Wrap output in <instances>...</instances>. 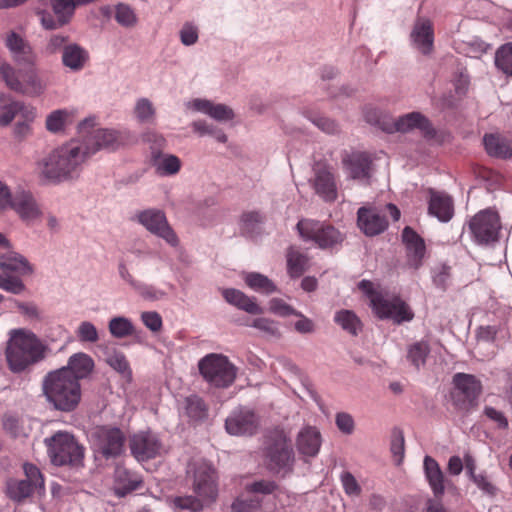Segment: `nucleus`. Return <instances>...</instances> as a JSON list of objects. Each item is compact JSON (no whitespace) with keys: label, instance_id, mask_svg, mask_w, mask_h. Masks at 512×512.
I'll return each instance as SVG.
<instances>
[{"label":"nucleus","instance_id":"nucleus-63","mask_svg":"<svg viewBox=\"0 0 512 512\" xmlns=\"http://www.w3.org/2000/svg\"><path fill=\"white\" fill-rule=\"evenodd\" d=\"M18 311L30 320H39L41 313L34 303L15 301Z\"/></svg>","mask_w":512,"mask_h":512},{"label":"nucleus","instance_id":"nucleus-14","mask_svg":"<svg viewBox=\"0 0 512 512\" xmlns=\"http://www.w3.org/2000/svg\"><path fill=\"white\" fill-rule=\"evenodd\" d=\"M91 440L95 450L109 458L123 451L125 436L119 428L101 426L92 432Z\"/></svg>","mask_w":512,"mask_h":512},{"label":"nucleus","instance_id":"nucleus-30","mask_svg":"<svg viewBox=\"0 0 512 512\" xmlns=\"http://www.w3.org/2000/svg\"><path fill=\"white\" fill-rule=\"evenodd\" d=\"M94 360L84 352H78L71 355L67 365L60 369H65L69 375L76 378L77 382L88 377L94 369Z\"/></svg>","mask_w":512,"mask_h":512},{"label":"nucleus","instance_id":"nucleus-35","mask_svg":"<svg viewBox=\"0 0 512 512\" xmlns=\"http://www.w3.org/2000/svg\"><path fill=\"white\" fill-rule=\"evenodd\" d=\"M114 478L116 493L120 496H124L128 492L136 490L141 485L139 476L121 465L116 466Z\"/></svg>","mask_w":512,"mask_h":512},{"label":"nucleus","instance_id":"nucleus-36","mask_svg":"<svg viewBox=\"0 0 512 512\" xmlns=\"http://www.w3.org/2000/svg\"><path fill=\"white\" fill-rule=\"evenodd\" d=\"M483 142L490 156L503 159L512 157V143L506 138L496 134H489L484 136Z\"/></svg>","mask_w":512,"mask_h":512},{"label":"nucleus","instance_id":"nucleus-44","mask_svg":"<svg viewBox=\"0 0 512 512\" xmlns=\"http://www.w3.org/2000/svg\"><path fill=\"white\" fill-rule=\"evenodd\" d=\"M430 353V346L426 341H419L408 349L407 358L416 369L424 366Z\"/></svg>","mask_w":512,"mask_h":512},{"label":"nucleus","instance_id":"nucleus-9","mask_svg":"<svg viewBox=\"0 0 512 512\" xmlns=\"http://www.w3.org/2000/svg\"><path fill=\"white\" fill-rule=\"evenodd\" d=\"M200 374L211 385L219 388L229 387L235 380L237 369L226 356L209 354L198 364Z\"/></svg>","mask_w":512,"mask_h":512},{"label":"nucleus","instance_id":"nucleus-20","mask_svg":"<svg viewBox=\"0 0 512 512\" xmlns=\"http://www.w3.org/2000/svg\"><path fill=\"white\" fill-rule=\"evenodd\" d=\"M314 176L310 180L315 193L326 202H333L337 199V184L332 169L323 163L314 166Z\"/></svg>","mask_w":512,"mask_h":512},{"label":"nucleus","instance_id":"nucleus-64","mask_svg":"<svg viewBox=\"0 0 512 512\" xmlns=\"http://www.w3.org/2000/svg\"><path fill=\"white\" fill-rule=\"evenodd\" d=\"M252 326L271 335H275L278 333L276 323L267 318L255 319L252 323Z\"/></svg>","mask_w":512,"mask_h":512},{"label":"nucleus","instance_id":"nucleus-28","mask_svg":"<svg viewBox=\"0 0 512 512\" xmlns=\"http://www.w3.org/2000/svg\"><path fill=\"white\" fill-rule=\"evenodd\" d=\"M428 210L441 222H448L454 214L453 200L444 192L431 190Z\"/></svg>","mask_w":512,"mask_h":512},{"label":"nucleus","instance_id":"nucleus-42","mask_svg":"<svg viewBox=\"0 0 512 512\" xmlns=\"http://www.w3.org/2000/svg\"><path fill=\"white\" fill-rule=\"evenodd\" d=\"M495 65L505 75L512 77V42L503 44L496 50Z\"/></svg>","mask_w":512,"mask_h":512},{"label":"nucleus","instance_id":"nucleus-13","mask_svg":"<svg viewBox=\"0 0 512 512\" xmlns=\"http://www.w3.org/2000/svg\"><path fill=\"white\" fill-rule=\"evenodd\" d=\"M23 469L26 479H9L6 482L5 493L14 502H21L35 489L44 487L43 477L35 465L26 463Z\"/></svg>","mask_w":512,"mask_h":512},{"label":"nucleus","instance_id":"nucleus-59","mask_svg":"<svg viewBox=\"0 0 512 512\" xmlns=\"http://www.w3.org/2000/svg\"><path fill=\"white\" fill-rule=\"evenodd\" d=\"M335 423L337 428L346 435H351L355 430V422L347 412H339L335 416Z\"/></svg>","mask_w":512,"mask_h":512},{"label":"nucleus","instance_id":"nucleus-60","mask_svg":"<svg viewBox=\"0 0 512 512\" xmlns=\"http://www.w3.org/2000/svg\"><path fill=\"white\" fill-rule=\"evenodd\" d=\"M68 44L70 43L67 36L54 34L48 39L45 50L48 54H56L58 52L63 53Z\"/></svg>","mask_w":512,"mask_h":512},{"label":"nucleus","instance_id":"nucleus-18","mask_svg":"<svg viewBox=\"0 0 512 512\" xmlns=\"http://www.w3.org/2000/svg\"><path fill=\"white\" fill-rule=\"evenodd\" d=\"M413 49L422 55H430L434 50V25L427 17H417L410 32Z\"/></svg>","mask_w":512,"mask_h":512},{"label":"nucleus","instance_id":"nucleus-31","mask_svg":"<svg viewBox=\"0 0 512 512\" xmlns=\"http://www.w3.org/2000/svg\"><path fill=\"white\" fill-rule=\"evenodd\" d=\"M298 451L307 457H315L321 447L320 432L314 427H304L296 441Z\"/></svg>","mask_w":512,"mask_h":512},{"label":"nucleus","instance_id":"nucleus-29","mask_svg":"<svg viewBox=\"0 0 512 512\" xmlns=\"http://www.w3.org/2000/svg\"><path fill=\"white\" fill-rule=\"evenodd\" d=\"M89 60V52L77 43L68 44L61 57L63 66L72 72L82 71L89 63Z\"/></svg>","mask_w":512,"mask_h":512},{"label":"nucleus","instance_id":"nucleus-16","mask_svg":"<svg viewBox=\"0 0 512 512\" xmlns=\"http://www.w3.org/2000/svg\"><path fill=\"white\" fill-rule=\"evenodd\" d=\"M265 456L270 470L279 471L292 464L293 450L282 431H277L269 437Z\"/></svg>","mask_w":512,"mask_h":512},{"label":"nucleus","instance_id":"nucleus-57","mask_svg":"<svg viewBox=\"0 0 512 512\" xmlns=\"http://www.w3.org/2000/svg\"><path fill=\"white\" fill-rule=\"evenodd\" d=\"M133 289L144 299L147 300H159L165 296V293L159 289H156L152 285H148L138 281Z\"/></svg>","mask_w":512,"mask_h":512},{"label":"nucleus","instance_id":"nucleus-40","mask_svg":"<svg viewBox=\"0 0 512 512\" xmlns=\"http://www.w3.org/2000/svg\"><path fill=\"white\" fill-rule=\"evenodd\" d=\"M244 281L250 289L258 293L271 294L276 291V285L267 276L257 272L246 273Z\"/></svg>","mask_w":512,"mask_h":512},{"label":"nucleus","instance_id":"nucleus-8","mask_svg":"<svg viewBox=\"0 0 512 512\" xmlns=\"http://www.w3.org/2000/svg\"><path fill=\"white\" fill-rule=\"evenodd\" d=\"M45 444L52 463L58 466L78 465L84 456L83 447L68 432L55 433L45 439Z\"/></svg>","mask_w":512,"mask_h":512},{"label":"nucleus","instance_id":"nucleus-11","mask_svg":"<svg viewBox=\"0 0 512 512\" xmlns=\"http://www.w3.org/2000/svg\"><path fill=\"white\" fill-rule=\"evenodd\" d=\"M297 230L305 241H313L319 248H332L343 241L342 234L330 224L316 220L302 219L297 223Z\"/></svg>","mask_w":512,"mask_h":512},{"label":"nucleus","instance_id":"nucleus-47","mask_svg":"<svg viewBox=\"0 0 512 512\" xmlns=\"http://www.w3.org/2000/svg\"><path fill=\"white\" fill-rule=\"evenodd\" d=\"M262 505L260 496H241L237 498L232 504L233 512H258Z\"/></svg>","mask_w":512,"mask_h":512},{"label":"nucleus","instance_id":"nucleus-26","mask_svg":"<svg viewBox=\"0 0 512 512\" xmlns=\"http://www.w3.org/2000/svg\"><path fill=\"white\" fill-rule=\"evenodd\" d=\"M419 130L424 136L431 137L434 135V129L429 120L419 112H411L399 117L393 124V128L389 132L407 133Z\"/></svg>","mask_w":512,"mask_h":512},{"label":"nucleus","instance_id":"nucleus-49","mask_svg":"<svg viewBox=\"0 0 512 512\" xmlns=\"http://www.w3.org/2000/svg\"><path fill=\"white\" fill-rule=\"evenodd\" d=\"M263 221V216L257 211L244 212L240 219V230L243 234L251 236Z\"/></svg>","mask_w":512,"mask_h":512},{"label":"nucleus","instance_id":"nucleus-5","mask_svg":"<svg viewBox=\"0 0 512 512\" xmlns=\"http://www.w3.org/2000/svg\"><path fill=\"white\" fill-rule=\"evenodd\" d=\"M360 288L369 293L370 303L375 314L382 319L391 318L400 324L413 319L411 308L399 297L372 290L369 281H361Z\"/></svg>","mask_w":512,"mask_h":512},{"label":"nucleus","instance_id":"nucleus-48","mask_svg":"<svg viewBox=\"0 0 512 512\" xmlns=\"http://www.w3.org/2000/svg\"><path fill=\"white\" fill-rule=\"evenodd\" d=\"M155 108L152 102L147 98H140L137 100L134 107V115L141 123H150L155 117Z\"/></svg>","mask_w":512,"mask_h":512},{"label":"nucleus","instance_id":"nucleus-6","mask_svg":"<svg viewBox=\"0 0 512 512\" xmlns=\"http://www.w3.org/2000/svg\"><path fill=\"white\" fill-rule=\"evenodd\" d=\"M0 77L10 90L20 94L39 96L45 90V84L33 67L16 70L9 63H2Z\"/></svg>","mask_w":512,"mask_h":512},{"label":"nucleus","instance_id":"nucleus-25","mask_svg":"<svg viewBox=\"0 0 512 512\" xmlns=\"http://www.w3.org/2000/svg\"><path fill=\"white\" fill-rule=\"evenodd\" d=\"M4 42L14 61L33 64L35 58L33 49L22 34L11 30L5 34Z\"/></svg>","mask_w":512,"mask_h":512},{"label":"nucleus","instance_id":"nucleus-4","mask_svg":"<svg viewBox=\"0 0 512 512\" xmlns=\"http://www.w3.org/2000/svg\"><path fill=\"white\" fill-rule=\"evenodd\" d=\"M42 390L47 401L62 412L74 411L82 397L80 382L65 369L47 373L42 382Z\"/></svg>","mask_w":512,"mask_h":512},{"label":"nucleus","instance_id":"nucleus-56","mask_svg":"<svg viewBox=\"0 0 512 512\" xmlns=\"http://www.w3.org/2000/svg\"><path fill=\"white\" fill-rule=\"evenodd\" d=\"M107 363L117 372L123 375H130L129 364L123 353L113 352L107 357Z\"/></svg>","mask_w":512,"mask_h":512},{"label":"nucleus","instance_id":"nucleus-15","mask_svg":"<svg viewBox=\"0 0 512 512\" xmlns=\"http://www.w3.org/2000/svg\"><path fill=\"white\" fill-rule=\"evenodd\" d=\"M475 240L480 244H488L498 239L501 228L498 214L492 210H483L477 213L469 223Z\"/></svg>","mask_w":512,"mask_h":512},{"label":"nucleus","instance_id":"nucleus-10","mask_svg":"<svg viewBox=\"0 0 512 512\" xmlns=\"http://www.w3.org/2000/svg\"><path fill=\"white\" fill-rule=\"evenodd\" d=\"M95 118L90 117L78 125L79 139L91 151V157L101 149H116L121 144L118 132L110 129L94 128Z\"/></svg>","mask_w":512,"mask_h":512},{"label":"nucleus","instance_id":"nucleus-17","mask_svg":"<svg viewBox=\"0 0 512 512\" xmlns=\"http://www.w3.org/2000/svg\"><path fill=\"white\" fill-rule=\"evenodd\" d=\"M37 110L34 106L15 99L7 93H0V125L8 126L16 117L27 120L36 119Z\"/></svg>","mask_w":512,"mask_h":512},{"label":"nucleus","instance_id":"nucleus-12","mask_svg":"<svg viewBox=\"0 0 512 512\" xmlns=\"http://www.w3.org/2000/svg\"><path fill=\"white\" fill-rule=\"evenodd\" d=\"M132 220L142 225L150 233L162 238L169 245L173 247L178 245V237L169 225L166 215L162 210L149 208L137 211L133 215Z\"/></svg>","mask_w":512,"mask_h":512},{"label":"nucleus","instance_id":"nucleus-46","mask_svg":"<svg viewBox=\"0 0 512 512\" xmlns=\"http://www.w3.org/2000/svg\"><path fill=\"white\" fill-rule=\"evenodd\" d=\"M390 451L394 462L400 465L405 455V439L401 429L394 428L391 432Z\"/></svg>","mask_w":512,"mask_h":512},{"label":"nucleus","instance_id":"nucleus-45","mask_svg":"<svg viewBox=\"0 0 512 512\" xmlns=\"http://www.w3.org/2000/svg\"><path fill=\"white\" fill-rule=\"evenodd\" d=\"M184 409L187 416L193 420L203 419L207 413L205 403L197 395H190L184 399Z\"/></svg>","mask_w":512,"mask_h":512},{"label":"nucleus","instance_id":"nucleus-41","mask_svg":"<svg viewBox=\"0 0 512 512\" xmlns=\"http://www.w3.org/2000/svg\"><path fill=\"white\" fill-rule=\"evenodd\" d=\"M110 334L115 338H125L134 333L132 321L124 316H117L110 319L108 323Z\"/></svg>","mask_w":512,"mask_h":512},{"label":"nucleus","instance_id":"nucleus-3","mask_svg":"<svg viewBox=\"0 0 512 512\" xmlns=\"http://www.w3.org/2000/svg\"><path fill=\"white\" fill-rule=\"evenodd\" d=\"M188 474L193 476V490L197 495L177 496L173 504L180 510L201 511L217 497L216 476L213 467L205 461L190 464Z\"/></svg>","mask_w":512,"mask_h":512},{"label":"nucleus","instance_id":"nucleus-1","mask_svg":"<svg viewBox=\"0 0 512 512\" xmlns=\"http://www.w3.org/2000/svg\"><path fill=\"white\" fill-rule=\"evenodd\" d=\"M91 151L79 138L55 147L37 164L39 176L51 184L73 182L80 178Z\"/></svg>","mask_w":512,"mask_h":512},{"label":"nucleus","instance_id":"nucleus-52","mask_svg":"<svg viewBox=\"0 0 512 512\" xmlns=\"http://www.w3.org/2000/svg\"><path fill=\"white\" fill-rule=\"evenodd\" d=\"M277 489V484L271 480H258L245 485L244 491L252 496L269 495Z\"/></svg>","mask_w":512,"mask_h":512},{"label":"nucleus","instance_id":"nucleus-24","mask_svg":"<svg viewBox=\"0 0 512 512\" xmlns=\"http://www.w3.org/2000/svg\"><path fill=\"white\" fill-rule=\"evenodd\" d=\"M342 164L347 176L354 180H367L370 177L371 159L365 152L345 153Z\"/></svg>","mask_w":512,"mask_h":512},{"label":"nucleus","instance_id":"nucleus-55","mask_svg":"<svg viewBox=\"0 0 512 512\" xmlns=\"http://www.w3.org/2000/svg\"><path fill=\"white\" fill-rule=\"evenodd\" d=\"M179 36L183 45H194L198 41L199 37L198 27L191 22H186L180 29Z\"/></svg>","mask_w":512,"mask_h":512},{"label":"nucleus","instance_id":"nucleus-2","mask_svg":"<svg viewBox=\"0 0 512 512\" xmlns=\"http://www.w3.org/2000/svg\"><path fill=\"white\" fill-rule=\"evenodd\" d=\"M48 352V345L34 332L19 328L9 332L4 354L9 370L22 373L43 361Z\"/></svg>","mask_w":512,"mask_h":512},{"label":"nucleus","instance_id":"nucleus-22","mask_svg":"<svg viewBox=\"0 0 512 512\" xmlns=\"http://www.w3.org/2000/svg\"><path fill=\"white\" fill-rule=\"evenodd\" d=\"M26 223L40 218L42 212L33 195L25 190L16 191L10 198L9 208Z\"/></svg>","mask_w":512,"mask_h":512},{"label":"nucleus","instance_id":"nucleus-27","mask_svg":"<svg viewBox=\"0 0 512 512\" xmlns=\"http://www.w3.org/2000/svg\"><path fill=\"white\" fill-rule=\"evenodd\" d=\"M358 226L366 235L374 236L387 228L388 221L376 209L362 207L358 210Z\"/></svg>","mask_w":512,"mask_h":512},{"label":"nucleus","instance_id":"nucleus-54","mask_svg":"<svg viewBox=\"0 0 512 512\" xmlns=\"http://www.w3.org/2000/svg\"><path fill=\"white\" fill-rule=\"evenodd\" d=\"M340 481L346 495L349 497H359L361 495L362 488L350 472H342L340 475Z\"/></svg>","mask_w":512,"mask_h":512},{"label":"nucleus","instance_id":"nucleus-39","mask_svg":"<svg viewBox=\"0 0 512 512\" xmlns=\"http://www.w3.org/2000/svg\"><path fill=\"white\" fill-rule=\"evenodd\" d=\"M287 272L291 278H299L308 268L309 258L298 248L291 246L286 252Z\"/></svg>","mask_w":512,"mask_h":512},{"label":"nucleus","instance_id":"nucleus-7","mask_svg":"<svg viewBox=\"0 0 512 512\" xmlns=\"http://www.w3.org/2000/svg\"><path fill=\"white\" fill-rule=\"evenodd\" d=\"M0 289L19 295L25 291V284L23 281L14 275L7 272H15L20 275H30L33 273V267L28 260L21 254L10 251L0 256Z\"/></svg>","mask_w":512,"mask_h":512},{"label":"nucleus","instance_id":"nucleus-33","mask_svg":"<svg viewBox=\"0 0 512 512\" xmlns=\"http://www.w3.org/2000/svg\"><path fill=\"white\" fill-rule=\"evenodd\" d=\"M424 473L435 497H441L445 492V478L438 462L431 456H425L423 461Z\"/></svg>","mask_w":512,"mask_h":512},{"label":"nucleus","instance_id":"nucleus-58","mask_svg":"<svg viewBox=\"0 0 512 512\" xmlns=\"http://www.w3.org/2000/svg\"><path fill=\"white\" fill-rule=\"evenodd\" d=\"M208 116L217 121H229L234 118L233 110L224 104L211 103Z\"/></svg>","mask_w":512,"mask_h":512},{"label":"nucleus","instance_id":"nucleus-53","mask_svg":"<svg viewBox=\"0 0 512 512\" xmlns=\"http://www.w3.org/2000/svg\"><path fill=\"white\" fill-rule=\"evenodd\" d=\"M75 333L80 342L96 343L99 340L98 330L90 321H82Z\"/></svg>","mask_w":512,"mask_h":512},{"label":"nucleus","instance_id":"nucleus-32","mask_svg":"<svg viewBox=\"0 0 512 512\" xmlns=\"http://www.w3.org/2000/svg\"><path fill=\"white\" fill-rule=\"evenodd\" d=\"M455 389L472 404L477 400L482 391V385L474 375L457 373L453 376Z\"/></svg>","mask_w":512,"mask_h":512},{"label":"nucleus","instance_id":"nucleus-38","mask_svg":"<svg viewBox=\"0 0 512 512\" xmlns=\"http://www.w3.org/2000/svg\"><path fill=\"white\" fill-rule=\"evenodd\" d=\"M152 164L157 174L161 176H172L181 169V160L172 154L152 153Z\"/></svg>","mask_w":512,"mask_h":512},{"label":"nucleus","instance_id":"nucleus-23","mask_svg":"<svg viewBox=\"0 0 512 512\" xmlns=\"http://www.w3.org/2000/svg\"><path fill=\"white\" fill-rule=\"evenodd\" d=\"M402 240L406 246L407 265L412 269H419L426 254L424 240L408 226L402 232Z\"/></svg>","mask_w":512,"mask_h":512},{"label":"nucleus","instance_id":"nucleus-19","mask_svg":"<svg viewBox=\"0 0 512 512\" xmlns=\"http://www.w3.org/2000/svg\"><path fill=\"white\" fill-rule=\"evenodd\" d=\"M130 450L132 455L138 461H146L153 459L163 450L162 443L157 435L151 431L139 432L134 434L130 439Z\"/></svg>","mask_w":512,"mask_h":512},{"label":"nucleus","instance_id":"nucleus-34","mask_svg":"<svg viewBox=\"0 0 512 512\" xmlns=\"http://www.w3.org/2000/svg\"><path fill=\"white\" fill-rule=\"evenodd\" d=\"M222 295L228 303L250 314H260L262 312L254 299L240 290L234 288L224 289Z\"/></svg>","mask_w":512,"mask_h":512},{"label":"nucleus","instance_id":"nucleus-43","mask_svg":"<svg viewBox=\"0 0 512 512\" xmlns=\"http://www.w3.org/2000/svg\"><path fill=\"white\" fill-rule=\"evenodd\" d=\"M335 322L352 335H357L361 330V322L354 312L341 310L335 314Z\"/></svg>","mask_w":512,"mask_h":512},{"label":"nucleus","instance_id":"nucleus-37","mask_svg":"<svg viewBox=\"0 0 512 512\" xmlns=\"http://www.w3.org/2000/svg\"><path fill=\"white\" fill-rule=\"evenodd\" d=\"M75 119V111L69 109H57L46 117L45 127L51 133L63 132Z\"/></svg>","mask_w":512,"mask_h":512},{"label":"nucleus","instance_id":"nucleus-61","mask_svg":"<svg viewBox=\"0 0 512 512\" xmlns=\"http://www.w3.org/2000/svg\"><path fill=\"white\" fill-rule=\"evenodd\" d=\"M143 324L152 332H158L162 328V318L155 311L143 312L141 314Z\"/></svg>","mask_w":512,"mask_h":512},{"label":"nucleus","instance_id":"nucleus-21","mask_svg":"<svg viewBox=\"0 0 512 512\" xmlns=\"http://www.w3.org/2000/svg\"><path fill=\"white\" fill-rule=\"evenodd\" d=\"M258 427V418L255 413L247 408L234 410L226 419V431L235 436L252 435Z\"/></svg>","mask_w":512,"mask_h":512},{"label":"nucleus","instance_id":"nucleus-62","mask_svg":"<svg viewBox=\"0 0 512 512\" xmlns=\"http://www.w3.org/2000/svg\"><path fill=\"white\" fill-rule=\"evenodd\" d=\"M269 308L271 312L280 316L298 315V312L295 311L290 305L277 298H274L270 301Z\"/></svg>","mask_w":512,"mask_h":512},{"label":"nucleus","instance_id":"nucleus-50","mask_svg":"<svg viewBox=\"0 0 512 512\" xmlns=\"http://www.w3.org/2000/svg\"><path fill=\"white\" fill-rule=\"evenodd\" d=\"M305 116L324 133L337 134L340 131L339 125L330 118L310 112L306 113Z\"/></svg>","mask_w":512,"mask_h":512},{"label":"nucleus","instance_id":"nucleus-51","mask_svg":"<svg viewBox=\"0 0 512 512\" xmlns=\"http://www.w3.org/2000/svg\"><path fill=\"white\" fill-rule=\"evenodd\" d=\"M114 17L117 23L124 27H132L137 22L134 10L124 3H119L115 6Z\"/></svg>","mask_w":512,"mask_h":512}]
</instances>
